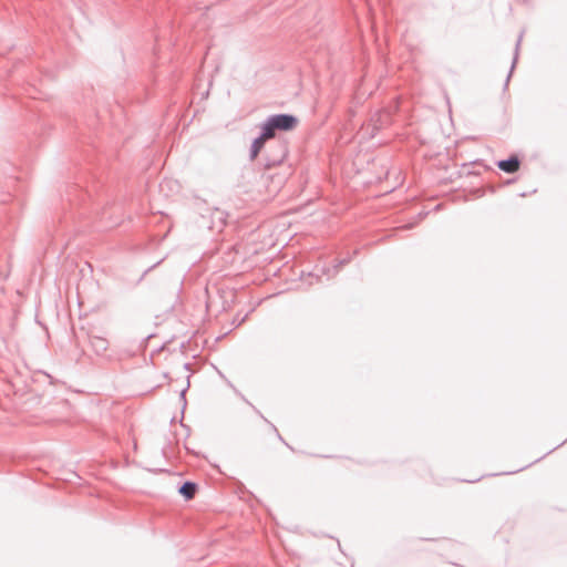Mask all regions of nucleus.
<instances>
[{
	"label": "nucleus",
	"mask_w": 567,
	"mask_h": 567,
	"mask_svg": "<svg viewBox=\"0 0 567 567\" xmlns=\"http://www.w3.org/2000/svg\"><path fill=\"white\" fill-rule=\"evenodd\" d=\"M297 125L298 118L295 115L281 113L267 117L260 128L264 131V136L274 138L277 132H289L295 130Z\"/></svg>",
	"instance_id": "f257e3e1"
},
{
	"label": "nucleus",
	"mask_w": 567,
	"mask_h": 567,
	"mask_svg": "<svg viewBox=\"0 0 567 567\" xmlns=\"http://www.w3.org/2000/svg\"><path fill=\"white\" fill-rule=\"evenodd\" d=\"M288 155V145L285 141H277L276 143L269 145L265 155V167L272 168L276 167L285 161Z\"/></svg>",
	"instance_id": "f03ea898"
},
{
	"label": "nucleus",
	"mask_w": 567,
	"mask_h": 567,
	"mask_svg": "<svg viewBox=\"0 0 567 567\" xmlns=\"http://www.w3.org/2000/svg\"><path fill=\"white\" fill-rule=\"evenodd\" d=\"M497 167L508 174L516 173L520 167V159L517 155H511L506 159H501L496 163Z\"/></svg>",
	"instance_id": "7ed1b4c3"
},
{
	"label": "nucleus",
	"mask_w": 567,
	"mask_h": 567,
	"mask_svg": "<svg viewBox=\"0 0 567 567\" xmlns=\"http://www.w3.org/2000/svg\"><path fill=\"white\" fill-rule=\"evenodd\" d=\"M267 140H270V137L264 136V131L261 130L260 135L256 137L251 143L249 151L250 161H255L258 157L260 151L265 147Z\"/></svg>",
	"instance_id": "20e7f679"
},
{
	"label": "nucleus",
	"mask_w": 567,
	"mask_h": 567,
	"mask_svg": "<svg viewBox=\"0 0 567 567\" xmlns=\"http://www.w3.org/2000/svg\"><path fill=\"white\" fill-rule=\"evenodd\" d=\"M198 491V486L196 483L194 482H190V481H186L184 482L179 488H178V492L179 494L186 499V501H189V499H193L196 495Z\"/></svg>",
	"instance_id": "39448f33"
},
{
	"label": "nucleus",
	"mask_w": 567,
	"mask_h": 567,
	"mask_svg": "<svg viewBox=\"0 0 567 567\" xmlns=\"http://www.w3.org/2000/svg\"><path fill=\"white\" fill-rule=\"evenodd\" d=\"M90 344L92 350L99 355L103 354L109 348V341L105 338L97 336L90 338Z\"/></svg>",
	"instance_id": "423d86ee"
},
{
	"label": "nucleus",
	"mask_w": 567,
	"mask_h": 567,
	"mask_svg": "<svg viewBox=\"0 0 567 567\" xmlns=\"http://www.w3.org/2000/svg\"><path fill=\"white\" fill-rule=\"evenodd\" d=\"M390 120V114L386 112H378L371 118V123L373 124V128L379 130L383 125L388 124Z\"/></svg>",
	"instance_id": "0eeeda50"
},
{
	"label": "nucleus",
	"mask_w": 567,
	"mask_h": 567,
	"mask_svg": "<svg viewBox=\"0 0 567 567\" xmlns=\"http://www.w3.org/2000/svg\"><path fill=\"white\" fill-rule=\"evenodd\" d=\"M522 37H523V35L520 34V35H519V38H518V40H517V42H516V45H515V54H514V59H513V63H512V68H511V72H509V74H508V76H507V81L509 80V76H511V74H512V72H513V70H514V68H515V64H516V62H517V59H518V52H519V47H520V42H522Z\"/></svg>",
	"instance_id": "6e6552de"
},
{
	"label": "nucleus",
	"mask_w": 567,
	"mask_h": 567,
	"mask_svg": "<svg viewBox=\"0 0 567 567\" xmlns=\"http://www.w3.org/2000/svg\"><path fill=\"white\" fill-rule=\"evenodd\" d=\"M319 271H320L321 274H324V268L322 267V268H320V269H319L318 267H316V274L309 272V276H310V277H313V276H315L317 279H319V277H320V276H319Z\"/></svg>",
	"instance_id": "1a4fd4ad"
},
{
	"label": "nucleus",
	"mask_w": 567,
	"mask_h": 567,
	"mask_svg": "<svg viewBox=\"0 0 567 567\" xmlns=\"http://www.w3.org/2000/svg\"><path fill=\"white\" fill-rule=\"evenodd\" d=\"M346 262H348V260L343 259L341 260L334 268H336V271L338 270L339 267H341L342 265H344Z\"/></svg>",
	"instance_id": "9d476101"
}]
</instances>
